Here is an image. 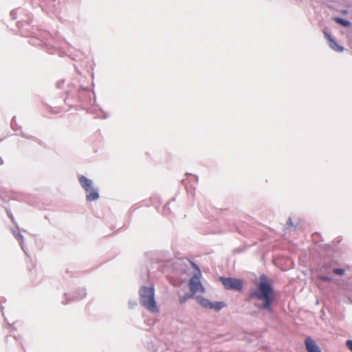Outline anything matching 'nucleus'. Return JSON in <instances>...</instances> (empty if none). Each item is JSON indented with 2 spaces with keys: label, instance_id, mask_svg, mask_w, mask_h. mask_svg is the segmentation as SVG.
I'll return each mask as SVG.
<instances>
[{
  "label": "nucleus",
  "instance_id": "f257e3e1",
  "mask_svg": "<svg viewBox=\"0 0 352 352\" xmlns=\"http://www.w3.org/2000/svg\"><path fill=\"white\" fill-rule=\"evenodd\" d=\"M250 300L256 299L263 302H255L254 306L259 309L272 312V304L274 300V289L267 282V276L264 274L260 277V281L255 289L251 292L248 296Z\"/></svg>",
  "mask_w": 352,
  "mask_h": 352
},
{
  "label": "nucleus",
  "instance_id": "f03ea898",
  "mask_svg": "<svg viewBox=\"0 0 352 352\" xmlns=\"http://www.w3.org/2000/svg\"><path fill=\"white\" fill-rule=\"evenodd\" d=\"M140 303L151 313H157L159 309L155 298V288L153 286L142 285L139 289Z\"/></svg>",
  "mask_w": 352,
  "mask_h": 352
},
{
  "label": "nucleus",
  "instance_id": "7ed1b4c3",
  "mask_svg": "<svg viewBox=\"0 0 352 352\" xmlns=\"http://www.w3.org/2000/svg\"><path fill=\"white\" fill-rule=\"evenodd\" d=\"M78 182L80 186L86 192V199L89 201H96L99 198L98 188L94 186V182L84 175L78 176Z\"/></svg>",
  "mask_w": 352,
  "mask_h": 352
},
{
  "label": "nucleus",
  "instance_id": "20e7f679",
  "mask_svg": "<svg viewBox=\"0 0 352 352\" xmlns=\"http://www.w3.org/2000/svg\"><path fill=\"white\" fill-rule=\"evenodd\" d=\"M192 264L197 270V273L195 274L189 280V287L191 294L195 295L198 292L204 293L205 289L199 280L201 271L196 264L193 263Z\"/></svg>",
  "mask_w": 352,
  "mask_h": 352
},
{
  "label": "nucleus",
  "instance_id": "39448f33",
  "mask_svg": "<svg viewBox=\"0 0 352 352\" xmlns=\"http://www.w3.org/2000/svg\"><path fill=\"white\" fill-rule=\"evenodd\" d=\"M220 280L226 289L241 291L243 289V282L240 279L220 277Z\"/></svg>",
  "mask_w": 352,
  "mask_h": 352
},
{
  "label": "nucleus",
  "instance_id": "423d86ee",
  "mask_svg": "<svg viewBox=\"0 0 352 352\" xmlns=\"http://www.w3.org/2000/svg\"><path fill=\"white\" fill-rule=\"evenodd\" d=\"M305 345L307 352H322L320 348L310 337L305 338Z\"/></svg>",
  "mask_w": 352,
  "mask_h": 352
},
{
  "label": "nucleus",
  "instance_id": "0eeeda50",
  "mask_svg": "<svg viewBox=\"0 0 352 352\" xmlns=\"http://www.w3.org/2000/svg\"><path fill=\"white\" fill-rule=\"evenodd\" d=\"M325 37L329 41L330 47L336 52H342L344 51V47L339 45L332 36L327 32H324Z\"/></svg>",
  "mask_w": 352,
  "mask_h": 352
},
{
  "label": "nucleus",
  "instance_id": "6e6552de",
  "mask_svg": "<svg viewBox=\"0 0 352 352\" xmlns=\"http://www.w3.org/2000/svg\"><path fill=\"white\" fill-rule=\"evenodd\" d=\"M87 295V293H86V291L85 289H80L78 291V294H72V295L69 294V296L68 297V298L70 300H81L82 298H84Z\"/></svg>",
  "mask_w": 352,
  "mask_h": 352
},
{
  "label": "nucleus",
  "instance_id": "1a4fd4ad",
  "mask_svg": "<svg viewBox=\"0 0 352 352\" xmlns=\"http://www.w3.org/2000/svg\"><path fill=\"white\" fill-rule=\"evenodd\" d=\"M197 300L199 302V303L204 307L205 308H208V309H210V307H211V301H210L207 298H205L204 297H201V296H198L197 298Z\"/></svg>",
  "mask_w": 352,
  "mask_h": 352
},
{
  "label": "nucleus",
  "instance_id": "9d476101",
  "mask_svg": "<svg viewBox=\"0 0 352 352\" xmlns=\"http://www.w3.org/2000/svg\"><path fill=\"white\" fill-rule=\"evenodd\" d=\"M12 232L14 236H15L16 239L17 241H19V242L20 243L22 250L25 252L24 246H23V240H24L23 236L14 229L12 230Z\"/></svg>",
  "mask_w": 352,
  "mask_h": 352
},
{
  "label": "nucleus",
  "instance_id": "9b49d317",
  "mask_svg": "<svg viewBox=\"0 0 352 352\" xmlns=\"http://www.w3.org/2000/svg\"><path fill=\"white\" fill-rule=\"evenodd\" d=\"M334 21L345 28H348L351 24L349 21L344 19L342 18H340V17H335Z\"/></svg>",
  "mask_w": 352,
  "mask_h": 352
},
{
  "label": "nucleus",
  "instance_id": "f8f14e48",
  "mask_svg": "<svg viewBox=\"0 0 352 352\" xmlns=\"http://www.w3.org/2000/svg\"><path fill=\"white\" fill-rule=\"evenodd\" d=\"M225 306V304L223 302H211V307L210 309H214L216 311L221 310L223 307Z\"/></svg>",
  "mask_w": 352,
  "mask_h": 352
},
{
  "label": "nucleus",
  "instance_id": "ddd939ff",
  "mask_svg": "<svg viewBox=\"0 0 352 352\" xmlns=\"http://www.w3.org/2000/svg\"><path fill=\"white\" fill-rule=\"evenodd\" d=\"M193 296L194 295L192 294H186L184 296H180V298H179L180 304L185 303L188 300L192 298L193 297Z\"/></svg>",
  "mask_w": 352,
  "mask_h": 352
},
{
  "label": "nucleus",
  "instance_id": "4468645a",
  "mask_svg": "<svg viewBox=\"0 0 352 352\" xmlns=\"http://www.w3.org/2000/svg\"><path fill=\"white\" fill-rule=\"evenodd\" d=\"M344 272H345V270L344 269H342V268H335L333 270V272L335 274L340 275V276L343 275L344 274Z\"/></svg>",
  "mask_w": 352,
  "mask_h": 352
},
{
  "label": "nucleus",
  "instance_id": "2eb2a0df",
  "mask_svg": "<svg viewBox=\"0 0 352 352\" xmlns=\"http://www.w3.org/2000/svg\"><path fill=\"white\" fill-rule=\"evenodd\" d=\"M346 346L349 350L352 352V340H348L346 341Z\"/></svg>",
  "mask_w": 352,
  "mask_h": 352
},
{
  "label": "nucleus",
  "instance_id": "dca6fc26",
  "mask_svg": "<svg viewBox=\"0 0 352 352\" xmlns=\"http://www.w3.org/2000/svg\"><path fill=\"white\" fill-rule=\"evenodd\" d=\"M319 278L320 280H324V281H331V278L327 276H324V275L320 276Z\"/></svg>",
  "mask_w": 352,
  "mask_h": 352
},
{
  "label": "nucleus",
  "instance_id": "f3484780",
  "mask_svg": "<svg viewBox=\"0 0 352 352\" xmlns=\"http://www.w3.org/2000/svg\"><path fill=\"white\" fill-rule=\"evenodd\" d=\"M64 80H61L57 82L56 87L57 88L60 89L61 88L62 85L64 83Z\"/></svg>",
  "mask_w": 352,
  "mask_h": 352
},
{
  "label": "nucleus",
  "instance_id": "a211bd4d",
  "mask_svg": "<svg viewBox=\"0 0 352 352\" xmlns=\"http://www.w3.org/2000/svg\"><path fill=\"white\" fill-rule=\"evenodd\" d=\"M10 16L12 19H16V11L15 10H12L10 12Z\"/></svg>",
  "mask_w": 352,
  "mask_h": 352
},
{
  "label": "nucleus",
  "instance_id": "6ab92c4d",
  "mask_svg": "<svg viewBox=\"0 0 352 352\" xmlns=\"http://www.w3.org/2000/svg\"><path fill=\"white\" fill-rule=\"evenodd\" d=\"M287 225H288V226H292V227H293V226H294V224H293V223H292V221L291 218H289V220H288V221H287Z\"/></svg>",
  "mask_w": 352,
  "mask_h": 352
},
{
  "label": "nucleus",
  "instance_id": "aec40b11",
  "mask_svg": "<svg viewBox=\"0 0 352 352\" xmlns=\"http://www.w3.org/2000/svg\"><path fill=\"white\" fill-rule=\"evenodd\" d=\"M14 124H15V118L14 117L12 120V122H11V125L12 127L14 126Z\"/></svg>",
  "mask_w": 352,
  "mask_h": 352
},
{
  "label": "nucleus",
  "instance_id": "412c9836",
  "mask_svg": "<svg viewBox=\"0 0 352 352\" xmlns=\"http://www.w3.org/2000/svg\"><path fill=\"white\" fill-rule=\"evenodd\" d=\"M10 219H11V221L13 222V223H15L14 221V217L12 215H10Z\"/></svg>",
  "mask_w": 352,
  "mask_h": 352
},
{
  "label": "nucleus",
  "instance_id": "4be33fe9",
  "mask_svg": "<svg viewBox=\"0 0 352 352\" xmlns=\"http://www.w3.org/2000/svg\"><path fill=\"white\" fill-rule=\"evenodd\" d=\"M22 135L25 138H30V137H28V135H26L25 134H24L23 133H22Z\"/></svg>",
  "mask_w": 352,
  "mask_h": 352
},
{
  "label": "nucleus",
  "instance_id": "5701e85b",
  "mask_svg": "<svg viewBox=\"0 0 352 352\" xmlns=\"http://www.w3.org/2000/svg\"><path fill=\"white\" fill-rule=\"evenodd\" d=\"M194 177H195V178L196 182H197V181H198V176L195 175Z\"/></svg>",
  "mask_w": 352,
  "mask_h": 352
},
{
  "label": "nucleus",
  "instance_id": "b1692460",
  "mask_svg": "<svg viewBox=\"0 0 352 352\" xmlns=\"http://www.w3.org/2000/svg\"><path fill=\"white\" fill-rule=\"evenodd\" d=\"M3 162L1 158H0V164H3Z\"/></svg>",
  "mask_w": 352,
  "mask_h": 352
}]
</instances>
